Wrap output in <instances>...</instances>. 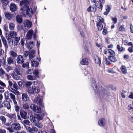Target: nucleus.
Returning <instances> with one entry per match:
<instances>
[{
	"label": "nucleus",
	"mask_w": 133,
	"mask_h": 133,
	"mask_svg": "<svg viewBox=\"0 0 133 133\" xmlns=\"http://www.w3.org/2000/svg\"><path fill=\"white\" fill-rule=\"evenodd\" d=\"M30 0H24L20 2V5L22 6V7L20 10V12L23 14L26 13L27 10L29 8V7L27 5L30 2Z\"/></svg>",
	"instance_id": "f257e3e1"
},
{
	"label": "nucleus",
	"mask_w": 133,
	"mask_h": 133,
	"mask_svg": "<svg viewBox=\"0 0 133 133\" xmlns=\"http://www.w3.org/2000/svg\"><path fill=\"white\" fill-rule=\"evenodd\" d=\"M40 91L39 88L38 87L34 86L29 88L28 90V92L29 93H38Z\"/></svg>",
	"instance_id": "f03ea898"
},
{
	"label": "nucleus",
	"mask_w": 133,
	"mask_h": 133,
	"mask_svg": "<svg viewBox=\"0 0 133 133\" xmlns=\"http://www.w3.org/2000/svg\"><path fill=\"white\" fill-rule=\"evenodd\" d=\"M43 118V116L40 114H37L36 117L33 116H31L30 117V119L31 122L40 121Z\"/></svg>",
	"instance_id": "7ed1b4c3"
},
{
	"label": "nucleus",
	"mask_w": 133,
	"mask_h": 133,
	"mask_svg": "<svg viewBox=\"0 0 133 133\" xmlns=\"http://www.w3.org/2000/svg\"><path fill=\"white\" fill-rule=\"evenodd\" d=\"M30 108L36 112L40 113L42 112L41 109L40 108H38L37 106L33 104L31 105Z\"/></svg>",
	"instance_id": "20e7f679"
},
{
	"label": "nucleus",
	"mask_w": 133,
	"mask_h": 133,
	"mask_svg": "<svg viewBox=\"0 0 133 133\" xmlns=\"http://www.w3.org/2000/svg\"><path fill=\"white\" fill-rule=\"evenodd\" d=\"M11 128L12 129L16 131L20 130L21 129L20 124L17 122L12 124L11 125Z\"/></svg>",
	"instance_id": "39448f33"
},
{
	"label": "nucleus",
	"mask_w": 133,
	"mask_h": 133,
	"mask_svg": "<svg viewBox=\"0 0 133 133\" xmlns=\"http://www.w3.org/2000/svg\"><path fill=\"white\" fill-rule=\"evenodd\" d=\"M25 59L23 56L21 55H18L16 59L17 63L18 64H22L24 62Z\"/></svg>",
	"instance_id": "423d86ee"
},
{
	"label": "nucleus",
	"mask_w": 133,
	"mask_h": 133,
	"mask_svg": "<svg viewBox=\"0 0 133 133\" xmlns=\"http://www.w3.org/2000/svg\"><path fill=\"white\" fill-rule=\"evenodd\" d=\"M35 101L37 104H39L42 107H44L43 104L42 103V99L40 98L36 97L35 99Z\"/></svg>",
	"instance_id": "0eeeda50"
},
{
	"label": "nucleus",
	"mask_w": 133,
	"mask_h": 133,
	"mask_svg": "<svg viewBox=\"0 0 133 133\" xmlns=\"http://www.w3.org/2000/svg\"><path fill=\"white\" fill-rule=\"evenodd\" d=\"M27 132L30 133H34V132H36L38 131L37 129L35 127H33L32 128L28 127L27 129Z\"/></svg>",
	"instance_id": "6e6552de"
},
{
	"label": "nucleus",
	"mask_w": 133,
	"mask_h": 133,
	"mask_svg": "<svg viewBox=\"0 0 133 133\" xmlns=\"http://www.w3.org/2000/svg\"><path fill=\"white\" fill-rule=\"evenodd\" d=\"M1 38L2 39L3 44L5 47V51H7L8 48V46L7 44V42L6 39L5 37L2 36H1Z\"/></svg>",
	"instance_id": "1a4fd4ad"
},
{
	"label": "nucleus",
	"mask_w": 133,
	"mask_h": 133,
	"mask_svg": "<svg viewBox=\"0 0 133 133\" xmlns=\"http://www.w3.org/2000/svg\"><path fill=\"white\" fill-rule=\"evenodd\" d=\"M22 101L27 102L29 101V98L27 94L23 93L22 94Z\"/></svg>",
	"instance_id": "9d476101"
},
{
	"label": "nucleus",
	"mask_w": 133,
	"mask_h": 133,
	"mask_svg": "<svg viewBox=\"0 0 133 133\" xmlns=\"http://www.w3.org/2000/svg\"><path fill=\"white\" fill-rule=\"evenodd\" d=\"M10 9L12 12H14L17 10V7L16 5L14 3H11L10 5Z\"/></svg>",
	"instance_id": "9b49d317"
},
{
	"label": "nucleus",
	"mask_w": 133,
	"mask_h": 133,
	"mask_svg": "<svg viewBox=\"0 0 133 133\" xmlns=\"http://www.w3.org/2000/svg\"><path fill=\"white\" fill-rule=\"evenodd\" d=\"M33 33V32L32 30L30 29L29 30L26 34V38L28 39H30L32 37Z\"/></svg>",
	"instance_id": "f8f14e48"
},
{
	"label": "nucleus",
	"mask_w": 133,
	"mask_h": 133,
	"mask_svg": "<svg viewBox=\"0 0 133 133\" xmlns=\"http://www.w3.org/2000/svg\"><path fill=\"white\" fill-rule=\"evenodd\" d=\"M24 24L25 26L26 27L28 28H30L31 26L32 23L28 20H25L24 22Z\"/></svg>",
	"instance_id": "ddd939ff"
},
{
	"label": "nucleus",
	"mask_w": 133,
	"mask_h": 133,
	"mask_svg": "<svg viewBox=\"0 0 133 133\" xmlns=\"http://www.w3.org/2000/svg\"><path fill=\"white\" fill-rule=\"evenodd\" d=\"M98 124L100 126L103 127L105 124V120L104 118H101L98 120Z\"/></svg>",
	"instance_id": "4468645a"
},
{
	"label": "nucleus",
	"mask_w": 133,
	"mask_h": 133,
	"mask_svg": "<svg viewBox=\"0 0 133 133\" xmlns=\"http://www.w3.org/2000/svg\"><path fill=\"white\" fill-rule=\"evenodd\" d=\"M14 71L18 75H21L22 74L21 68L18 66H16L14 69Z\"/></svg>",
	"instance_id": "2eb2a0df"
},
{
	"label": "nucleus",
	"mask_w": 133,
	"mask_h": 133,
	"mask_svg": "<svg viewBox=\"0 0 133 133\" xmlns=\"http://www.w3.org/2000/svg\"><path fill=\"white\" fill-rule=\"evenodd\" d=\"M3 106L6 108L8 109H10L11 108L10 105V102L7 101H4L2 103Z\"/></svg>",
	"instance_id": "dca6fc26"
},
{
	"label": "nucleus",
	"mask_w": 133,
	"mask_h": 133,
	"mask_svg": "<svg viewBox=\"0 0 133 133\" xmlns=\"http://www.w3.org/2000/svg\"><path fill=\"white\" fill-rule=\"evenodd\" d=\"M20 115L21 117L24 119H26L27 118V113L23 110H21L20 112Z\"/></svg>",
	"instance_id": "f3484780"
},
{
	"label": "nucleus",
	"mask_w": 133,
	"mask_h": 133,
	"mask_svg": "<svg viewBox=\"0 0 133 133\" xmlns=\"http://www.w3.org/2000/svg\"><path fill=\"white\" fill-rule=\"evenodd\" d=\"M35 51L33 50L30 51L29 53V58L30 59H32L35 57Z\"/></svg>",
	"instance_id": "a211bd4d"
},
{
	"label": "nucleus",
	"mask_w": 133,
	"mask_h": 133,
	"mask_svg": "<svg viewBox=\"0 0 133 133\" xmlns=\"http://www.w3.org/2000/svg\"><path fill=\"white\" fill-rule=\"evenodd\" d=\"M92 85L94 90L95 92L96 93H98V90L97 89V86L95 84V81L94 79H92Z\"/></svg>",
	"instance_id": "6ab92c4d"
},
{
	"label": "nucleus",
	"mask_w": 133,
	"mask_h": 133,
	"mask_svg": "<svg viewBox=\"0 0 133 133\" xmlns=\"http://www.w3.org/2000/svg\"><path fill=\"white\" fill-rule=\"evenodd\" d=\"M32 122L35 123V125L39 128H41L43 126V124L40 121Z\"/></svg>",
	"instance_id": "aec40b11"
},
{
	"label": "nucleus",
	"mask_w": 133,
	"mask_h": 133,
	"mask_svg": "<svg viewBox=\"0 0 133 133\" xmlns=\"http://www.w3.org/2000/svg\"><path fill=\"white\" fill-rule=\"evenodd\" d=\"M6 38L8 41L9 45H12L13 43L12 39L8 35H6Z\"/></svg>",
	"instance_id": "412c9836"
},
{
	"label": "nucleus",
	"mask_w": 133,
	"mask_h": 133,
	"mask_svg": "<svg viewBox=\"0 0 133 133\" xmlns=\"http://www.w3.org/2000/svg\"><path fill=\"white\" fill-rule=\"evenodd\" d=\"M88 61L87 58H83L81 60L80 63L82 65H87L88 64Z\"/></svg>",
	"instance_id": "4be33fe9"
},
{
	"label": "nucleus",
	"mask_w": 133,
	"mask_h": 133,
	"mask_svg": "<svg viewBox=\"0 0 133 133\" xmlns=\"http://www.w3.org/2000/svg\"><path fill=\"white\" fill-rule=\"evenodd\" d=\"M7 61L9 64H13L14 63V59L13 58L9 57L7 58Z\"/></svg>",
	"instance_id": "5701e85b"
},
{
	"label": "nucleus",
	"mask_w": 133,
	"mask_h": 133,
	"mask_svg": "<svg viewBox=\"0 0 133 133\" xmlns=\"http://www.w3.org/2000/svg\"><path fill=\"white\" fill-rule=\"evenodd\" d=\"M94 59L95 61V62L98 64L99 66L101 64L100 61V58H99L97 56H94Z\"/></svg>",
	"instance_id": "b1692460"
},
{
	"label": "nucleus",
	"mask_w": 133,
	"mask_h": 133,
	"mask_svg": "<svg viewBox=\"0 0 133 133\" xmlns=\"http://www.w3.org/2000/svg\"><path fill=\"white\" fill-rule=\"evenodd\" d=\"M16 21L19 23H20L22 22V18L21 16L17 15L16 17Z\"/></svg>",
	"instance_id": "393cba45"
},
{
	"label": "nucleus",
	"mask_w": 133,
	"mask_h": 133,
	"mask_svg": "<svg viewBox=\"0 0 133 133\" xmlns=\"http://www.w3.org/2000/svg\"><path fill=\"white\" fill-rule=\"evenodd\" d=\"M20 40V38L19 37H16L14 39V44L16 45H17L19 44V41Z\"/></svg>",
	"instance_id": "a878e982"
},
{
	"label": "nucleus",
	"mask_w": 133,
	"mask_h": 133,
	"mask_svg": "<svg viewBox=\"0 0 133 133\" xmlns=\"http://www.w3.org/2000/svg\"><path fill=\"white\" fill-rule=\"evenodd\" d=\"M26 13L28 15L29 17H31L33 14L32 9L31 8L30 9L29 8L27 10Z\"/></svg>",
	"instance_id": "bb28decb"
},
{
	"label": "nucleus",
	"mask_w": 133,
	"mask_h": 133,
	"mask_svg": "<svg viewBox=\"0 0 133 133\" xmlns=\"http://www.w3.org/2000/svg\"><path fill=\"white\" fill-rule=\"evenodd\" d=\"M9 35L11 38H15L17 36V32L15 31H11L10 32Z\"/></svg>",
	"instance_id": "cd10ccee"
},
{
	"label": "nucleus",
	"mask_w": 133,
	"mask_h": 133,
	"mask_svg": "<svg viewBox=\"0 0 133 133\" xmlns=\"http://www.w3.org/2000/svg\"><path fill=\"white\" fill-rule=\"evenodd\" d=\"M11 56L15 58L17 56V54L16 52L14 50L11 51L10 52Z\"/></svg>",
	"instance_id": "c85d7f7f"
},
{
	"label": "nucleus",
	"mask_w": 133,
	"mask_h": 133,
	"mask_svg": "<svg viewBox=\"0 0 133 133\" xmlns=\"http://www.w3.org/2000/svg\"><path fill=\"white\" fill-rule=\"evenodd\" d=\"M121 70L123 74H126L127 73V70L125 66L122 65L121 68Z\"/></svg>",
	"instance_id": "c756f323"
},
{
	"label": "nucleus",
	"mask_w": 133,
	"mask_h": 133,
	"mask_svg": "<svg viewBox=\"0 0 133 133\" xmlns=\"http://www.w3.org/2000/svg\"><path fill=\"white\" fill-rule=\"evenodd\" d=\"M0 119L1 121L2 124L6 125V119L4 116H0Z\"/></svg>",
	"instance_id": "7c9ffc66"
},
{
	"label": "nucleus",
	"mask_w": 133,
	"mask_h": 133,
	"mask_svg": "<svg viewBox=\"0 0 133 133\" xmlns=\"http://www.w3.org/2000/svg\"><path fill=\"white\" fill-rule=\"evenodd\" d=\"M4 68L7 72H9V71L12 70L13 69V68L12 67L8 65L4 66Z\"/></svg>",
	"instance_id": "2f4dec72"
},
{
	"label": "nucleus",
	"mask_w": 133,
	"mask_h": 133,
	"mask_svg": "<svg viewBox=\"0 0 133 133\" xmlns=\"http://www.w3.org/2000/svg\"><path fill=\"white\" fill-rule=\"evenodd\" d=\"M31 65L33 67H36L38 66V63L37 61L32 60Z\"/></svg>",
	"instance_id": "473e14b6"
},
{
	"label": "nucleus",
	"mask_w": 133,
	"mask_h": 133,
	"mask_svg": "<svg viewBox=\"0 0 133 133\" xmlns=\"http://www.w3.org/2000/svg\"><path fill=\"white\" fill-rule=\"evenodd\" d=\"M27 78L29 80L32 81L35 79L36 77L34 76L28 75Z\"/></svg>",
	"instance_id": "72a5a7b5"
},
{
	"label": "nucleus",
	"mask_w": 133,
	"mask_h": 133,
	"mask_svg": "<svg viewBox=\"0 0 133 133\" xmlns=\"http://www.w3.org/2000/svg\"><path fill=\"white\" fill-rule=\"evenodd\" d=\"M5 17L8 19L10 20L12 17V15L9 12H6L5 14Z\"/></svg>",
	"instance_id": "f704fd0d"
},
{
	"label": "nucleus",
	"mask_w": 133,
	"mask_h": 133,
	"mask_svg": "<svg viewBox=\"0 0 133 133\" xmlns=\"http://www.w3.org/2000/svg\"><path fill=\"white\" fill-rule=\"evenodd\" d=\"M97 26L98 30L101 31L102 30L103 26L101 23H97Z\"/></svg>",
	"instance_id": "c9c22d12"
},
{
	"label": "nucleus",
	"mask_w": 133,
	"mask_h": 133,
	"mask_svg": "<svg viewBox=\"0 0 133 133\" xmlns=\"http://www.w3.org/2000/svg\"><path fill=\"white\" fill-rule=\"evenodd\" d=\"M106 11L104 12V15H107L110 12L111 9L108 5H107L105 8Z\"/></svg>",
	"instance_id": "e433bc0d"
},
{
	"label": "nucleus",
	"mask_w": 133,
	"mask_h": 133,
	"mask_svg": "<svg viewBox=\"0 0 133 133\" xmlns=\"http://www.w3.org/2000/svg\"><path fill=\"white\" fill-rule=\"evenodd\" d=\"M97 23H104V20L101 17L98 16L97 18Z\"/></svg>",
	"instance_id": "4c0bfd02"
},
{
	"label": "nucleus",
	"mask_w": 133,
	"mask_h": 133,
	"mask_svg": "<svg viewBox=\"0 0 133 133\" xmlns=\"http://www.w3.org/2000/svg\"><path fill=\"white\" fill-rule=\"evenodd\" d=\"M108 58L112 62H115L117 61V59L115 57L113 56H110Z\"/></svg>",
	"instance_id": "58836bf2"
},
{
	"label": "nucleus",
	"mask_w": 133,
	"mask_h": 133,
	"mask_svg": "<svg viewBox=\"0 0 133 133\" xmlns=\"http://www.w3.org/2000/svg\"><path fill=\"white\" fill-rule=\"evenodd\" d=\"M33 74L35 77L37 78H39L38 75L39 72L38 70L37 69H35L34 70L33 72Z\"/></svg>",
	"instance_id": "ea45409f"
},
{
	"label": "nucleus",
	"mask_w": 133,
	"mask_h": 133,
	"mask_svg": "<svg viewBox=\"0 0 133 133\" xmlns=\"http://www.w3.org/2000/svg\"><path fill=\"white\" fill-rule=\"evenodd\" d=\"M34 45L33 42H29L27 45L28 48L29 49H31Z\"/></svg>",
	"instance_id": "a19ab883"
},
{
	"label": "nucleus",
	"mask_w": 133,
	"mask_h": 133,
	"mask_svg": "<svg viewBox=\"0 0 133 133\" xmlns=\"http://www.w3.org/2000/svg\"><path fill=\"white\" fill-rule=\"evenodd\" d=\"M9 26L11 30H13L15 27V25L14 23H11L9 24Z\"/></svg>",
	"instance_id": "79ce46f5"
},
{
	"label": "nucleus",
	"mask_w": 133,
	"mask_h": 133,
	"mask_svg": "<svg viewBox=\"0 0 133 133\" xmlns=\"http://www.w3.org/2000/svg\"><path fill=\"white\" fill-rule=\"evenodd\" d=\"M8 116L11 118L14 119L16 117L15 114H8L7 115Z\"/></svg>",
	"instance_id": "37998d69"
},
{
	"label": "nucleus",
	"mask_w": 133,
	"mask_h": 133,
	"mask_svg": "<svg viewBox=\"0 0 133 133\" xmlns=\"http://www.w3.org/2000/svg\"><path fill=\"white\" fill-rule=\"evenodd\" d=\"M24 125V124L27 125H29L30 123V121L28 120H24L23 121L21 122Z\"/></svg>",
	"instance_id": "c03bdc74"
},
{
	"label": "nucleus",
	"mask_w": 133,
	"mask_h": 133,
	"mask_svg": "<svg viewBox=\"0 0 133 133\" xmlns=\"http://www.w3.org/2000/svg\"><path fill=\"white\" fill-rule=\"evenodd\" d=\"M23 108L25 109H27L29 108V106L27 103H24L22 104Z\"/></svg>",
	"instance_id": "a18cd8bd"
},
{
	"label": "nucleus",
	"mask_w": 133,
	"mask_h": 133,
	"mask_svg": "<svg viewBox=\"0 0 133 133\" xmlns=\"http://www.w3.org/2000/svg\"><path fill=\"white\" fill-rule=\"evenodd\" d=\"M3 5L5 6L7 5L8 1V0H1Z\"/></svg>",
	"instance_id": "49530a36"
},
{
	"label": "nucleus",
	"mask_w": 133,
	"mask_h": 133,
	"mask_svg": "<svg viewBox=\"0 0 133 133\" xmlns=\"http://www.w3.org/2000/svg\"><path fill=\"white\" fill-rule=\"evenodd\" d=\"M32 84V82H31L27 81L25 83V86L27 88H28Z\"/></svg>",
	"instance_id": "de8ad7c7"
},
{
	"label": "nucleus",
	"mask_w": 133,
	"mask_h": 133,
	"mask_svg": "<svg viewBox=\"0 0 133 133\" xmlns=\"http://www.w3.org/2000/svg\"><path fill=\"white\" fill-rule=\"evenodd\" d=\"M29 66V63L27 62L25 63H23L22 64V67L24 68H28Z\"/></svg>",
	"instance_id": "09e8293b"
},
{
	"label": "nucleus",
	"mask_w": 133,
	"mask_h": 133,
	"mask_svg": "<svg viewBox=\"0 0 133 133\" xmlns=\"http://www.w3.org/2000/svg\"><path fill=\"white\" fill-rule=\"evenodd\" d=\"M9 96L10 98L12 100L16 99L15 96L12 93L9 94Z\"/></svg>",
	"instance_id": "8fccbe9b"
},
{
	"label": "nucleus",
	"mask_w": 133,
	"mask_h": 133,
	"mask_svg": "<svg viewBox=\"0 0 133 133\" xmlns=\"http://www.w3.org/2000/svg\"><path fill=\"white\" fill-rule=\"evenodd\" d=\"M13 87L14 89L16 90H18L19 88V87L18 86L16 82H14Z\"/></svg>",
	"instance_id": "3c124183"
},
{
	"label": "nucleus",
	"mask_w": 133,
	"mask_h": 133,
	"mask_svg": "<svg viewBox=\"0 0 133 133\" xmlns=\"http://www.w3.org/2000/svg\"><path fill=\"white\" fill-rule=\"evenodd\" d=\"M108 52L110 54L112 55H114L115 54L114 51L111 49H108Z\"/></svg>",
	"instance_id": "603ef678"
},
{
	"label": "nucleus",
	"mask_w": 133,
	"mask_h": 133,
	"mask_svg": "<svg viewBox=\"0 0 133 133\" xmlns=\"http://www.w3.org/2000/svg\"><path fill=\"white\" fill-rule=\"evenodd\" d=\"M5 71L3 70V69L1 68L0 69V76H1L4 74H5Z\"/></svg>",
	"instance_id": "864d4df0"
},
{
	"label": "nucleus",
	"mask_w": 133,
	"mask_h": 133,
	"mask_svg": "<svg viewBox=\"0 0 133 133\" xmlns=\"http://www.w3.org/2000/svg\"><path fill=\"white\" fill-rule=\"evenodd\" d=\"M14 108L15 111L16 112H18L19 110V107L18 105H14Z\"/></svg>",
	"instance_id": "5fc2aeb1"
},
{
	"label": "nucleus",
	"mask_w": 133,
	"mask_h": 133,
	"mask_svg": "<svg viewBox=\"0 0 133 133\" xmlns=\"http://www.w3.org/2000/svg\"><path fill=\"white\" fill-rule=\"evenodd\" d=\"M107 33V29L105 28L104 27L102 31V34L104 35H106Z\"/></svg>",
	"instance_id": "6e6d98bb"
},
{
	"label": "nucleus",
	"mask_w": 133,
	"mask_h": 133,
	"mask_svg": "<svg viewBox=\"0 0 133 133\" xmlns=\"http://www.w3.org/2000/svg\"><path fill=\"white\" fill-rule=\"evenodd\" d=\"M117 48L119 51H122L123 48L119 45H117Z\"/></svg>",
	"instance_id": "4d7b16f0"
},
{
	"label": "nucleus",
	"mask_w": 133,
	"mask_h": 133,
	"mask_svg": "<svg viewBox=\"0 0 133 133\" xmlns=\"http://www.w3.org/2000/svg\"><path fill=\"white\" fill-rule=\"evenodd\" d=\"M112 20L114 24H116L117 22V18L116 17L112 18Z\"/></svg>",
	"instance_id": "13d9d810"
},
{
	"label": "nucleus",
	"mask_w": 133,
	"mask_h": 133,
	"mask_svg": "<svg viewBox=\"0 0 133 133\" xmlns=\"http://www.w3.org/2000/svg\"><path fill=\"white\" fill-rule=\"evenodd\" d=\"M0 85L2 87L5 88L6 85L3 82L0 80Z\"/></svg>",
	"instance_id": "bf43d9fd"
},
{
	"label": "nucleus",
	"mask_w": 133,
	"mask_h": 133,
	"mask_svg": "<svg viewBox=\"0 0 133 133\" xmlns=\"http://www.w3.org/2000/svg\"><path fill=\"white\" fill-rule=\"evenodd\" d=\"M23 54L25 57H27L28 55L29 52L28 51H25L23 52Z\"/></svg>",
	"instance_id": "052dcab7"
},
{
	"label": "nucleus",
	"mask_w": 133,
	"mask_h": 133,
	"mask_svg": "<svg viewBox=\"0 0 133 133\" xmlns=\"http://www.w3.org/2000/svg\"><path fill=\"white\" fill-rule=\"evenodd\" d=\"M12 77L15 80H18L19 79V78L16 75H14L12 76Z\"/></svg>",
	"instance_id": "680f3d73"
},
{
	"label": "nucleus",
	"mask_w": 133,
	"mask_h": 133,
	"mask_svg": "<svg viewBox=\"0 0 133 133\" xmlns=\"http://www.w3.org/2000/svg\"><path fill=\"white\" fill-rule=\"evenodd\" d=\"M124 28L122 25H121L118 28V30L119 31H124Z\"/></svg>",
	"instance_id": "e2e57ef3"
},
{
	"label": "nucleus",
	"mask_w": 133,
	"mask_h": 133,
	"mask_svg": "<svg viewBox=\"0 0 133 133\" xmlns=\"http://www.w3.org/2000/svg\"><path fill=\"white\" fill-rule=\"evenodd\" d=\"M38 133H46V132L44 130L42 129L39 130L38 131Z\"/></svg>",
	"instance_id": "0e129e2a"
},
{
	"label": "nucleus",
	"mask_w": 133,
	"mask_h": 133,
	"mask_svg": "<svg viewBox=\"0 0 133 133\" xmlns=\"http://www.w3.org/2000/svg\"><path fill=\"white\" fill-rule=\"evenodd\" d=\"M97 7L96 4H94L92 7V11L95 12L96 11V7Z\"/></svg>",
	"instance_id": "69168bd1"
},
{
	"label": "nucleus",
	"mask_w": 133,
	"mask_h": 133,
	"mask_svg": "<svg viewBox=\"0 0 133 133\" xmlns=\"http://www.w3.org/2000/svg\"><path fill=\"white\" fill-rule=\"evenodd\" d=\"M4 29L6 31H8V26L6 24H5L4 26Z\"/></svg>",
	"instance_id": "338daca9"
},
{
	"label": "nucleus",
	"mask_w": 133,
	"mask_h": 133,
	"mask_svg": "<svg viewBox=\"0 0 133 133\" xmlns=\"http://www.w3.org/2000/svg\"><path fill=\"white\" fill-rule=\"evenodd\" d=\"M105 61L106 62V64L107 65H108L110 64V62L108 60V59L107 58H105Z\"/></svg>",
	"instance_id": "774afa93"
}]
</instances>
